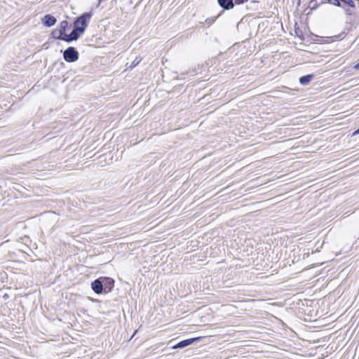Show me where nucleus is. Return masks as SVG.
<instances>
[{
    "mask_svg": "<svg viewBox=\"0 0 359 359\" xmlns=\"http://www.w3.org/2000/svg\"><path fill=\"white\" fill-rule=\"evenodd\" d=\"M91 15L90 13H86L74 22V29L70 32L72 39L76 40L83 33L88 25Z\"/></svg>",
    "mask_w": 359,
    "mask_h": 359,
    "instance_id": "nucleus-1",
    "label": "nucleus"
},
{
    "mask_svg": "<svg viewBox=\"0 0 359 359\" xmlns=\"http://www.w3.org/2000/svg\"><path fill=\"white\" fill-rule=\"evenodd\" d=\"M63 57L66 62H74L79 58L78 51L72 46H69L63 53Z\"/></svg>",
    "mask_w": 359,
    "mask_h": 359,
    "instance_id": "nucleus-2",
    "label": "nucleus"
},
{
    "mask_svg": "<svg viewBox=\"0 0 359 359\" xmlns=\"http://www.w3.org/2000/svg\"><path fill=\"white\" fill-rule=\"evenodd\" d=\"M52 36L55 39H61L67 42H71L74 41V39H72L70 36V33H67V32H63L60 29L53 31Z\"/></svg>",
    "mask_w": 359,
    "mask_h": 359,
    "instance_id": "nucleus-3",
    "label": "nucleus"
},
{
    "mask_svg": "<svg viewBox=\"0 0 359 359\" xmlns=\"http://www.w3.org/2000/svg\"><path fill=\"white\" fill-rule=\"evenodd\" d=\"M201 338H202L201 337H194V338H191V339L183 340L179 343H177L175 346H173L172 348L177 349V348H184L185 346L191 345L194 341H199Z\"/></svg>",
    "mask_w": 359,
    "mask_h": 359,
    "instance_id": "nucleus-4",
    "label": "nucleus"
},
{
    "mask_svg": "<svg viewBox=\"0 0 359 359\" xmlns=\"http://www.w3.org/2000/svg\"><path fill=\"white\" fill-rule=\"evenodd\" d=\"M91 288L96 294H101L103 290L102 282L99 279L94 280L91 283Z\"/></svg>",
    "mask_w": 359,
    "mask_h": 359,
    "instance_id": "nucleus-5",
    "label": "nucleus"
},
{
    "mask_svg": "<svg viewBox=\"0 0 359 359\" xmlns=\"http://www.w3.org/2000/svg\"><path fill=\"white\" fill-rule=\"evenodd\" d=\"M42 22L46 27H52L55 24L56 19L53 16H51L50 15H46L43 18Z\"/></svg>",
    "mask_w": 359,
    "mask_h": 359,
    "instance_id": "nucleus-6",
    "label": "nucleus"
},
{
    "mask_svg": "<svg viewBox=\"0 0 359 359\" xmlns=\"http://www.w3.org/2000/svg\"><path fill=\"white\" fill-rule=\"evenodd\" d=\"M217 2L219 6L225 9H231L233 7L232 0H217Z\"/></svg>",
    "mask_w": 359,
    "mask_h": 359,
    "instance_id": "nucleus-7",
    "label": "nucleus"
},
{
    "mask_svg": "<svg viewBox=\"0 0 359 359\" xmlns=\"http://www.w3.org/2000/svg\"><path fill=\"white\" fill-rule=\"evenodd\" d=\"M313 74H308L306 76H303L300 77L299 83L304 86L307 85L313 79Z\"/></svg>",
    "mask_w": 359,
    "mask_h": 359,
    "instance_id": "nucleus-8",
    "label": "nucleus"
},
{
    "mask_svg": "<svg viewBox=\"0 0 359 359\" xmlns=\"http://www.w3.org/2000/svg\"><path fill=\"white\" fill-rule=\"evenodd\" d=\"M68 26V22L66 20H63L60 23V29H62L63 32H67L66 28Z\"/></svg>",
    "mask_w": 359,
    "mask_h": 359,
    "instance_id": "nucleus-9",
    "label": "nucleus"
},
{
    "mask_svg": "<svg viewBox=\"0 0 359 359\" xmlns=\"http://www.w3.org/2000/svg\"><path fill=\"white\" fill-rule=\"evenodd\" d=\"M340 1L350 6L351 7H355V4L352 0H340Z\"/></svg>",
    "mask_w": 359,
    "mask_h": 359,
    "instance_id": "nucleus-10",
    "label": "nucleus"
},
{
    "mask_svg": "<svg viewBox=\"0 0 359 359\" xmlns=\"http://www.w3.org/2000/svg\"><path fill=\"white\" fill-rule=\"evenodd\" d=\"M329 3L334 6H340V0H329Z\"/></svg>",
    "mask_w": 359,
    "mask_h": 359,
    "instance_id": "nucleus-11",
    "label": "nucleus"
},
{
    "mask_svg": "<svg viewBox=\"0 0 359 359\" xmlns=\"http://www.w3.org/2000/svg\"><path fill=\"white\" fill-rule=\"evenodd\" d=\"M248 0H234V2L237 4H243L245 1H247Z\"/></svg>",
    "mask_w": 359,
    "mask_h": 359,
    "instance_id": "nucleus-12",
    "label": "nucleus"
},
{
    "mask_svg": "<svg viewBox=\"0 0 359 359\" xmlns=\"http://www.w3.org/2000/svg\"><path fill=\"white\" fill-rule=\"evenodd\" d=\"M140 61V60H137V58L133 62L132 66L135 67V65H137Z\"/></svg>",
    "mask_w": 359,
    "mask_h": 359,
    "instance_id": "nucleus-13",
    "label": "nucleus"
},
{
    "mask_svg": "<svg viewBox=\"0 0 359 359\" xmlns=\"http://www.w3.org/2000/svg\"><path fill=\"white\" fill-rule=\"evenodd\" d=\"M107 279L109 280V283H110L112 286H114V280H111V279H109V278H107Z\"/></svg>",
    "mask_w": 359,
    "mask_h": 359,
    "instance_id": "nucleus-14",
    "label": "nucleus"
},
{
    "mask_svg": "<svg viewBox=\"0 0 359 359\" xmlns=\"http://www.w3.org/2000/svg\"><path fill=\"white\" fill-rule=\"evenodd\" d=\"M358 133H359V129H358V130H357L356 131H355V132L353 133V135H356V134H358Z\"/></svg>",
    "mask_w": 359,
    "mask_h": 359,
    "instance_id": "nucleus-15",
    "label": "nucleus"
},
{
    "mask_svg": "<svg viewBox=\"0 0 359 359\" xmlns=\"http://www.w3.org/2000/svg\"><path fill=\"white\" fill-rule=\"evenodd\" d=\"M334 41L330 40V41H326V43H333Z\"/></svg>",
    "mask_w": 359,
    "mask_h": 359,
    "instance_id": "nucleus-16",
    "label": "nucleus"
},
{
    "mask_svg": "<svg viewBox=\"0 0 359 359\" xmlns=\"http://www.w3.org/2000/svg\"><path fill=\"white\" fill-rule=\"evenodd\" d=\"M356 69L359 68V63L358 65H355V67Z\"/></svg>",
    "mask_w": 359,
    "mask_h": 359,
    "instance_id": "nucleus-17",
    "label": "nucleus"
}]
</instances>
